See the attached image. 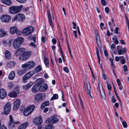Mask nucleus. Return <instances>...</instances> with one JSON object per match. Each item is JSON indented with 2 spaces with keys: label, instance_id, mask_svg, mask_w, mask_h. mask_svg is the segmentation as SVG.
<instances>
[{
  "label": "nucleus",
  "instance_id": "f257e3e1",
  "mask_svg": "<svg viewBox=\"0 0 129 129\" xmlns=\"http://www.w3.org/2000/svg\"><path fill=\"white\" fill-rule=\"evenodd\" d=\"M24 41L23 38L19 37L16 38L14 41L13 45L14 48L17 49L19 48Z\"/></svg>",
  "mask_w": 129,
  "mask_h": 129
},
{
  "label": "nucleus",
  "instance_id": "f03ea898",
  "mask_svg": "<svg viewBox=\"0 0 129 129\" xmlns=\"http://www.w3.org/2000/svg\"><path fill=\"white\" fill-rule=\"evenodd\" d=\"M23 7L22 5L20 6H14L10 7L9 11L10 13L12 14H15L20 12Z\"/></svg>",
  "mask_w": 129,
  "mask_h": 129
},
{
  "label": "nucleus",
  "instance_id": "7ed1b4c3",
  "mask_svg": "<svg viewBox=\"0 0 129 129\" xmlns=\"http://www.w3.org/2000/svg\"><path fill=\"white\" fill-rule=\"evenodd\" d=\"M35 62L33 61H31L27 62L23 64L22 66V67L23 68H26L27 70L32 68L35 66Z\"/></svg>",
  "mask_w": 129,
  "mask_h": 129
},
{
  "label": "nucleus",
  "instance_id": "20e7f679",
  "mask_svg": "<svg viewBox=\"0 0 129 129\" xmlns=\"http://www.w3.org/2000/svg\"><path fill=\"white\" fill-rule=\"evenodd\" d=\"M31 52L28 51L25 52L20 55L19 59L21 60H26L29 58L31 56Z\"/></svg>",
  "mask_w": 129,
  "mask_h": 129
},
{
  "label": "nucleus",
  "instance_id": "39448f33",
  "mask_svg": "<svg viewBox=\"0 0 129 129\" xmlns=\"http://www.w3.org/2000/svg\"><path fill=\"white\" fill-rule=\"evenodd\" d=\"M57 116L55 115H53L50 117H49L47 118L46 120V122L47 123H49L50 122L54 124L58 122L59 119L57 117Z\"/></svg>",
  "mask_w": 129,
  "mask_h": 129
},
{
  "label": "nucleus",
  "instance_id": "423d86ee",
  "mask_svg": "<svg viewBox=\"0 0 129 129\" xmlns=\"http://www.w3.org/2000/svg\"><path fill=\"white\" fill-rule=\"evenodd\" d=\"M96 85H98V87H96L97 90H99L100 94L102 97L103 99H105L106 98L105 93L104 90H103V87L101 83H98L97 84L96 83Z\"/></svg>",
  "mask_w": 129,
  "mask_h": 129
},
{
  "label": "nucleus",
  "instance_id": "0eeeda50",
  "mask_svg": "<svg viewBox=\"0 0 129 129\" xmlns=\"http://www.w3.org/2000/svg\"><path fill=\"white\" fill-rule=\"evenodd\" d=\"M9 122L8 126L9 128L12 129L14 127L15 124L18 123L19 122H16L15 121H14L13 117L11 115L9 116Z\"/></svg>",
  "mask_w": 129,
  "mask_h": 129
},
{
  "label": "nucleus",
  "instance_id": "6e6552de",
  "mask_svg": "<svg viewBox=\"0 0 129 129\" xmlns=\"http://www.w3.org/2000/svg\"><path fill=\"white\" fill-rule=\"evenodd\" d=\"M35 108V107L33 105H31L27 107L24 111L23 114L25 116L29 115L34 110Z\"/></svg>",
  "mask_w": 129,
  "mask_h": 129
},
{
  "label": "nucleus",
  "instance_id": "1a4fd4ad",
  "mask_svg": "<svg viewBox=\"0 0 129 129\" xmlns=\"http://www.w3.org/2000/svg\"><path fill=\"white\" fill-rule=\"evenodd\" d=\"M45 96L46 94L45 93H39L36 94L34 97L35 100L39 101L44 99Z\"/></svg>",
  "mask_w": 129,
  "mask_h": 129
},
{
  "label": "nucleus",
  "instance_id": "9d476101",
  "mask_svg": "<svg viewBox=\"0 0 129 129\" xmlns=\"http://www.w3.org/2000/svg\"><path fill=\"white\" fill-rule=\"evenodd\" d=\"M34 30V27L31 26L24 28L23 30V32L25 35L27 36L31 33Z\"/></svg>",
  "mask_w": 129,
  "mask_h": 129
},
{
  "label": "nucleus",
  "instance_id": "9b49d317",
  "mask_svg": "<svg viewBox=\"0 0 129 129\" xmlns=\"http://www.w3.org/2000/svg\"><path fill=\"white\" fill-rule=\"evenodd\" d=\"M51 12L52 13V9L51 8H50V9H48L47 10V14L50 25L52 28H53L54 27V25L52 23V20L51 16Z\"/></svg>",
  "mask_w": 129,
  "mask_h": 129
},
{
  "label": "nucleus",
  "instance_id": "f8f14e48",
  "mask_svg": "<svg viewBox=\"0 0 129 129\" xmlns=\"http://www.w3.org/2000/svg\"><path fill=\"white\" fill-rule=\"evenodd\" d=\"M10 32L11 34H14L16 33L18 35H20L21 34V31L18 30L16 26L11 27Z\"/></svg>",
  "mask_w": 129,
  "mask_h": 129
},
{
  "label": "nucleus",
  "instance_id": "ddd939ff",
  "mask_svg": "<svg viewBox=\"0 0 129 129\" xmlns=\"http://www.w3.org/2000/svg\"><path fill=\"white\" fill-rule=\"evenodd\" d=\"M33 75L31 72H29L25 75L22 77V82L25 83L27 82V80L29 79Z\"/></svg>",
  "mask_w": 129,
  "mask_h": 129
},
{
  "label": "nucleus",
  "instance_id": "4468645a",
  "mask_svg": "<svg viewBox=\"0 0 129 129\" xmlns=\"http://www.w3.org/2000/svg\"><path fill=\"white\" fill-rule=\"evenodd\" d=\"M11 104L10 103H8L5 106L4 108V113L6 115H8L11 110Z\"/></svg>",
  "mask_w": 129,
  "mask_h": 129
},
{
  "label": "nucleus",
  "instance_id": "2eb2a0df",
  "mask_svg": "<svg viewBox=\"0 0 129 129\" xmlns=\"http://www.w3.org/2000/svg\"><path fill=\"white\" fill-rule=\"evenodd\" d=\"M16 18L17 19V20L19 21L22 22L24 21L25 18V16L23 14L18 13L16 15Z\"/></svg>",
  "mask_w": 129,
  "mask_h": 129
},
{
  "label": "nucleus",
  "instance_id": "dca6fc26",
  "mask_svg": "<svg viewBox=\"0 0 129 129\" xmlns=\"http://www.w3.org/2000/svg\"><path fill=\"white\" fill-rule=\"evenodd\" d=\"M10 19V16L7 15H4L1 17V20L5 22H9Z\"/></svg>",
  "mask_w": 129,
  "mask_h": 129
},
{
  "label": "nucleus",
  "instance_id": "f3484780",
  "mask_svg": "<svg viewBox=\"0 0 129 129\" xmlns=\"http://www.w3.org/2000/svg\"><path fill=\"white\" fill-rule=\"evenodd\" d=\"M20 100L19 99H17L14 103V105L13 106V109L15 110H17L20 106Z\"/></svg>",
  "mask_w": 129,
  "mask_h": 129
},
{
  "label": "nucleus",
  "instance_id": "a211bd4d",
  "mask_svg": "<svg viewBox=\"0 0 129 129\" xmlns=\"http://www.w3.org/2000/svg\"><path fill=\"white\" fill-rule=\"evenodd\" d=\"M7 95L6 91L4 89H0V98L1 99H4Z\"/></svg>",
  "mask_w": 129,
  "mask_h": 129
},
{
  "label": "nucleus",
  "instance_id": "6ab92c4d",
  "mask_svg": "<svg viewBox=\"0 0 129 129\" xmlns=\"http://www.w3.org/2000/svg\"><path fill=\"white\" fill-rule=\"evenodd\" d=\"M25 49L23 48H20L17 49L14 55L16 57H17L20 55L22 53L25 51Z\"/></svg>",
  "mask_w": 129,
  "mask_h": 129
},
{
  "label": "nucleus",
  "instance_id": "aec40b11",
  "mask_svg": "<svg viewBox=\"0 0 129 129\" xmlns=\"http://www.w3.org/2000/svg\"><path fill=\"white\" fill-rule=\"evenodd\" d=\"M41 85L36 84L34 85L31 88L32 92L34 93L37 92L40 89Z\"/></svg>",
  "mask_w": 129,
  "mask_h": 129
},
{
  "label": "nucleus",
  "instance_id": "412c9836",
  "mask_svg": "<svg viewBox=\"0 0 129 129\" xmlns=\"http://www.w3.org/2000/svg\"><path fill=\"white\" fill-rule=\"evenodd\" d=\"M35 121V124L36 125L42 124L43 120H42L41 116H40V117H36Z\"/></svg>",
  "mask_w": 129,
  "mask_h": 129
},
{
  "label": "nucleus",
  "instance_id": "4be33fe9",
  "mask_svg": "<svg viewBox=\"0 0 129 129\" xmlns=\"http://www.w3.org/2000/svg\"><path fill=\"white\" fill-rule=\"evenodd\" d=\"M34 84V82H32L30 81L27 84L24 85L23 88L24 90H26L28 88L30 87Z\"/></svg>",
  "mask_w": 129,
  "mask_h": 129
},
{
  "label": "nucleus",
  "instance_id": "5701e85b",
  "mask_svg": "<svg viewBox=\"0 0 129 129\" xmlns=\"http://www.w3.org/2000/svg\"><path fill=\"white\" fill-rule=\"evenodd\" d=\"M1 1L3 3L8 6L11 5L12 3L10 0H1Z\"/></svg>",
  "mask_w": 129,
  "mask_h": 129
},
{
  "label": "nucleus",
  "instance_id": "b1692460",
  "mask_svg": "<svg viewBox=\"0 0 129 129\" xmlns=\"http://www.w3.org/2000/svg\"><path fill=\"white\" fill-rule=\"evenodd\" d=\"M18 94L16 92L12 91L10 92L8 94V96L11 97L15 98L17 96Z\"/></svg>",
  "mask_w": 129,
  "mask_h": 129
},
{
  "label": "nucleus",
  "instance_id": "393cba45",
  "mask_svg": "<svg viewBox=\"0 0 129 129\" xmlns=\"http://www.w3.org/2000/svg\"><path fill=\"white\" fill-rule=\"evenodd\" d=\"M86 84L88 90V93L92 98V97L91 95V87L90 84L88 81L86 82Z\"/></svg>",
  "mask_w": 129,
  "mask_h": 129
},
{
  "label": "nucleus",
  "instance_id": "a878e982",
  "mask_svg": "<svg viewBox=\"0 0 129 129\" xmlns=\"http://www.w3.org/2000/svg\"><path fill=\"white\" fill-rule=\"evenodd\" d=\"M28 122H25L20 125L19 126L18 129H24L26 128L28 125Z\"/></svg>",
  "mask_w": 129,
  "mask_h": 129
},
{
  "label": "nucleus",
  "instance_id": "bb28decb",
  "mask_svg": "<svg viewBox=\"0 0 129 129\" xmlns=\"http://www.w3.org/2000/svg\"><path fill=\"white\" fill-rule=\"evenodd\" d=\"M7 35V33L3 29H0V37H3Z\"/></svg>",
  "mask_w": 129,
  "mask_h": 129
},
{
  "label": "nucleus",
  "instance_id": "cd10ccee",
  "mask_svg": "<svg viewBox=\"0 0 129 129\" xmlns=\"http://www.w3.org/2000/svg\"><path fill=\"white\" fill-rule=\"evenodd\" d=\"M17 73L19 76H21L25 73V70L24 69H19L17 71Z\"/></svg>",
  "mask_w": 129,
  "mask_h": 129
},
{
  "label": "nucleus",
  "instance_id": "c85d7f7f",
  "mask_svg": "<svg viewBox=\"0 0 129 129\" xmlns=\"http://www.w3.org/2000/svg\"><path fill=\"white\" fill-rule=\"evenodd\" d=\"M15 73L14 72L12 71L10 73L8 76L9 79L11 80H12L14 77Z\"/></svg>",
  "mask_w": 129,
  "mask_h": 129
},
{
  "label": "nucleus",
  "instance_id": "c756f323",
  "mask_svg": "<svg viewBox=\"0 0 129 129\" xmlns=\"http://www.w3.org/2000/svg\"><path fill=\"white\" fill-rule=\"evenodd\" d=\"M11 54L10 51L8 50H6L5 52V56L6 58L9 59L10 57Z\"/></svg>",
  "mask_w": 129,
  "mask_h": 129
},
{
  "label": "nucleus",
  "instance_id": "7c9ffc66",
  "mask_svg": "<svg viewBox=\"0 0 129 129\" xmlns=\"http://www.w3.org/2000/svg\"><path fill=\"white\" fill-rule=\"evenodd\" d=\"M16 64V63L14 61H9L8 62L7 65L8 67H14Z\"/></svg>",
  "mask_w": 129,
  "mask_h": 129
},
{
  "label": "nucleus",
  "instance_id": "2f4dec72",
  "mask_svg": "<svg viewBox=\"0 0 129 129\" xmlns=\"http://www.w3.org/2000/svg\"><path fill=\"white\" fill-rule=\"evenodd\" d=\"M50 104V103L49 101H47L43 103L41 105V108L43 109L46 106H48Z\"/></svg>",
  "mask_w": 129,
  "mask_h": 129
},
{
  "label": "nucleus",
  "instance_id": "473e14b6",
  "mask_svg": "<svg viewBox=\"0 0 129 129\" xmlns=\"http://www.w3.org/2000/svg\"><path fill=\"white\" fill-rule=\"evenodd\" d=\"M42 88V89L43 91L46 90L48 88V87L47 85L46 84H42V86H41Z\"/></svg>",
  "mask_w": 129,
  "mask_h": 129
},
{
  "label": "nucleus",
  "instance_id": "72a5a7b5",
  "mask_svg": "<svg viewBox=\"0 0 129 129\" xmlns=\"http://www.w3.org/2000/svg\"><path fill=\"white\" fill-rule=\"evenodd\" d=\"M126 48L124 47L122 50L121 49L118 51V53L119 55H121L123 53H124L126 52Z\"/></svg>",
  "mask_w": 129,
  "mask_h": 129
},
{
  "label": "nucleus",
  "instance_id": "f704fd0d",
  "mask_svg": "<svg viewBox=\"0 0 129 129\" xmlns=\"http://www.w3.org/2000/svg\"><path fill=\"white\" fill-rule=\"evenodd\" d=\"M42 70V68L40 65H39L35 69V72L36 73L39 72Z\"/></svg>",
  "mask_w": 129,
  "mask_h": 129
},
{
  "label": "nucleus",
  "instance_id": "c9c22d12",
  "mask_svg": "<svg viewBox=\"0 0 129 129\" xmlns=\"http://www.w3.org/2000/svg\"><path fill=\"white\" fill-rule=\"evenodd\" d=\"M38 85H40L41 84L43 83L44 81L43 79L41 78H39L37 80Z\"/></svg>",
  "mask_w": 129,
  "mask_h": 129
},
{
  "label": "nucleus",
  "instance_id": "e433bc0d",
  "mask_svg": "<svg viewBox=\"0 0 129 129\" xmlns=\"http://www.w3.org/2000/svg\"><path fill=\"white\" fill-rule=\"evenodd\" d=\"M53 125L52 124H49L45 127V129H53Z\"/></svg>",
  "mask_w": 129,
  "mask_h": 129
},
{
  "label": "nucleus",
  "instance_id": "4c0bfd02",
  "mask_svg": "<svg viewBox=\"0 0 129 129\" xmlns=\"http://www.w3.org/2000/svg\"><path fill=\"white\" fill-rule=\"evenodd\" d=\"M14 86L13 82H10L7 83V87L9 89L12 88Z\"/></svg>",
  "mask_w": 129,
  "mask_h": 129
},
{
  "label": "nucleus",
  "instance_id": "58836bf2",
  "mask_svg": "<svg viewBox=\"0 0 129 129\" xmlns=\"http://www.w3.org/2000/svg\"><path fill=\"white\" fill-rule=\"evenodd\" d=\"M119 57L121 59V61L122 63L123 64H125V60L124 57L123 56H119Z\"/></svg>",
  "mask_w": 129,
  "mask_h": 129
},
{
  "label": "nucleus",
  "instance_id": "ea45409f",
  "mask_svg": "<svg viewBox=\"0 0 129 129\" xmlns=\"http://www.w3.org/2000/svg\"><path fill=\"white\" fill-rule=\"evenodd\" d=\"M44 62L46 66L48 67V65L49 60L47 58L45 57V58Z\"/></svg>",
  "mask_w": 129,
  "mask_h": 129
},
{
  "label": "nucleus",
  "instance_id": "a19ab883",
  "mask_svg": "<svg viewBox=\"0 0 129 129\" xmlns=\"http://www.w3.org/2000/svg\"><path fill=\"white\" fill-rule=\"evenodd\" d=\"M58 98V95L57 94H55L53 95V96H52L51 99V100H53L55 99H57Z\"/></svg>",
  "mask_w": 129,
  "mask_h": 129
},
{
  "label": "nucleus",
  "instance_id": "79ce46f5",
  "mask_svg": "<svg viewBox=\"0 0 129 129\" xmlns=\"http://www.w3.org/2000/svg\"><path fill=\"white\" fill-rule=\"evenodd\" d=\"M96 43H97L98 45H99V44L100 43V38L98 35H97L96 36Z\"/></svg>",
  "mask_w": 129,
  "mask_h": 129
},
{
  "label": "nucleus",
  "instance_id": "37998d69",
  "mask_svg": "<svg viewBox=\"0 0 129 129\" xmlns=\"http://www.w3.org/2000/svg\"><path fill=\"white\" fill-rule=\"evenodd\" d=\"M16 1L21 3H25L27 0H16Z\"/></svg>",
  "mask_w": 129,
  "mask_h": 129
},
{
  "label": "nucleus",
  "instance_id": "c03bdc74",
  "mask_svg": "<svg viewBox=\"0 0 129 129\" xmlns=\"http://www.w3.org/2000/svg\"><path fill=\"white\" fill-rule=\"evenodd\" d=\"M122 124L124 128H126L127 127V125L126 122L124 121L122 122Z\"/></svg>",
  "mask_w": 129,
  "mask_h": 129
},
{
  "label": "nucleus",
  "instance_id": "a18cd8bd",
  "mask_svg": "<svg viewBox=\"0 0 129 129\" xmlns=\"http://www.w3.org/2000/svg\"><path fill=\"white\" fill-rule=\"evenodd\" d=\"M101 3L104 6H105L106 5V4L105 0H101Z\"/></svg>",
  "mask_w": 129,
  "mask_h": 129
},
{
  "label": "nucleus",
  "instance_id": "49530a36",
  "mask_svg": "<svg viewBox=\"0 0 129 129\" xmlns=\"http://www.w3.org/2000/svg\"><path fill=\"white\" fill-rule=\"evenodd\" d=\"M123 68L125 72H126L127 71V66L125 65H124Z\"/></svg>",
  "mask_w": 129,
  "mask_h": 129
},
{
  "label": "nucleus",
  "instance_id": "de8ad7c7",
  "mask_svg": "<svg viewBox=\"0 0 129 129\" xmlns=\"http://www.w3.org/2000/svg\"><path fill=\"white\" fill-rule=\"evenodd\" d=\"M105 55L106 57L107 58H108L109 57L108 56V54L106 50H105L104 51Z\"/></svg>",
  "mask_w": 129,
  "mask_h": 129
},
{
  "label": "nucleus",
  "instance_id": "09e8293b",
  "mask_svg": "<svg viewBox=\"0 0 129 129\" xmlns=\"http://www.w3.org/2000/svg\"><path fill=\"white\" fill-rule=\"evenodd\" d=\"M112 39L113 40H114L116 44H118L119 42L118 40L116 38H112Z\"/></svg>",
  "mask_w": 129,
  "mask_h": 129
},
{
  "label": "nucleus",
  "instance_id": "8fccbe9b",
  "mask_svg": "<svg viewBox=\"0 0 129 129\" xmlns=\"http://www.w3.org/2000/svg\"><path fill=\"white\" fill-rule=\"evenodd\" d=\"M112 23H111V22L109 21L108 22V24L110 26H111L112 25V24H114V19H113L112 18Z\"/></svg>",
  "mask_w": 129,
  "mask_h": 129
},
{
  "label": "nucleus",
  "instance_id": "3c124183",
  "mask_svg": "<svg viewBox=\"0 0 129 129\" xmlns=\"http://www.w3.org/2000/svg\"><path fill=\"white\" fill-rule=\"evenodd\" d=\"M14 90L15 91V92H16L17 93V94L19 92V88L18 87H16L14 89Z\"/></svg>",
  "mask_w": 129,
  "mask_h": 129
},
{
  "label": "nucleus",
  "instance_id": "603ef678",
  "mask_svg": "<svg viewBox=\"0 0 129 129\" xmlns=\"http://www.w3.org/2000/svg\"><path fill=\"white\" fill-rule=\"evenodd\" d=\"M117 50L118 51L119 50L122 49V47L120 45H118L117 47Z\"/></svg>",
  "mask_w": 129,
  "mask_h": 129
},
{
  "label": "nucleus",
  "instance_id": "864d4df0",
  "mask_svg": "<svg viewBox=\"0 0 129 129\" xmlns=\"http://www.w3.org/2000/svg\"><path fill=\"white\" fill-rule=\"evenodd\" d=\"M64 71L67 72V73H68L69 72V70H68V68L67 67H65L63 68Z\"/></svg>",
  "mask_w": 129,
  "mask_h": 129
},
{
  "label": "nucleus",
  "instance_id": "5fc2aeb1",
  "mask_svg": "<svg viewBox=\"0 0 129 129\" xmlns=\"http://www.w3.org/2000/svg\"><path fill=\"white\" fill-rule=\"evenodd\" d=\"M105 11L107 13H108L109 12V9L108 7H106L105 8Z\"/></svg>",
  "mask_w": 129,
  "mask_h": 129
},
{
  "label": "nucleus",
  "instance_id": "6e6d98bb",
  "mask_svg": "<svg viewBox=\"0 0 129 129\" xmlns=\"http://www.w3.org/2000/svg\"><path fill=\"white\" fill-rule=\"evenodd\" d=\"M90 70H91V72L92 74V76L94 78V81H93V83H94V81H95V78L94 77V73H93V71H92V69H91V68L90 67Z\"/></svg>",
  "mask_w": 129,
  "mask_h": 129
},
{
  "label": "nucleus",
  "instance_id": "4d7b16f0",
  "mask_svg": "<svg viewBox=\"0 0 129 129\" xmlns=\"http://www.w3.org/2000/svg\"><path fill=\"white\" fill-rule=\"evenodd\" d=\"M45 37L44 36L42 37L41 38V40L42 41L43 43H45L46 41V40L45 39Z\"/></svg>",
  "mask_w": 129,
  "mask_h": 129
},
{
  "label": "nucleus",
  "instance_id": "13d9d810",
  "mask_svg": "<svg viewBox=\"0 0 129 129\" xmlns=\"http://www.w3.org/2000/svg\"><path fill=\"white\" fill-rule=\"evenodd\" d=\"M119 28L118 27H115V30L114 31V32L115 33L118 34V30Z\"/></svg>",
  "mask_w": 129,
  "mask_h": 129
},
{
  "label": "nucleus",
  "instance_id": "bf43d9fd",
  "mask_svg": "<svg viewBox=\"0 0 129 129\" xmlns=\"http://www.w3.org/2000/svg\"><path fill=\"white\" fill-rule=\"evenodd\" d=\"M114 96H113L112 97V102H113L114 103L116 102V100L114 98Z\"/></svg>",
  "mask_w": 129,
  "mask_h": 129
},
{
  "label": "nucleus",
  "instance_id": "052dcab7",
  "mask_svg": "<svg viewBox=\"0 0 129 129\" xmlns=\"http://www.w3.org/2000/svg\"><path fill=\"white\" fill-rule=\"evenodd\" d=\"M52 41L53 44H56V41L55 39L53 38L52 40Z\"/></svg>",
  "mask_w": 129,
  "mask_h": 129
},
{
  "label": "nucleus",
  "instance_id": "680f3d73",
  "mask_svg": "<svg viewBox=\"0 0 129 129\" xmlns=\"http://www.w3.org/2000/svg\"><path fill=\"white\" fill-rule=\"evenodd\" d=\"M74 33V35L76 38H77V31L76 30H74L73 31Z\"/></svg>",
  "mask_w": 129,
  "mask_h": 129
},
{
  "label": "nucleus",
  "instance_id": "e2e57ef3",
  "mask_svg": "<svg viewBox=\"0 0 129 129\" xmlns=\"http://www.w3.org/2000/svg\"><path fill=\"white\" fill-rule=\"evenodd\" d=\"M107 87L109 90H111V87L110 84H108L107 85Z\"/></svg>",
  "mask_w": 129,
  "mask_h": 129
},
{
  "label": "nucleus",
  "instance_id": "0e129e2a",
  "mask_svg": "<svg viewBox=\"0 0 129 129\" xmlns=\"http://www.w3.org/2000/svg\"><path fill=\"white\" fill-rule=\"evenodd\" d=\"M48 108H45L44 109L43 111L44 112L46 113L48 111Z\"/></svg>",
  "mask_w": 129,
  "mask_h": 129
},
{
  "label": "nucleus",
  "instance_id": "69168bd1",
  "mask_svg": "<svg viewBox=\"0 0 129 129\" xmlns=\"http://www.w3.org/2000/svg\"><path fill=\"white\" fill-rule=\"evenodd\" d=\"M117 81L118 85H120L121 84V82L119 79H117Z\"/></svg>",
  "mask_w": 129,
  "mask_h": 129
},
{
  "label": "nucleus",
  "instance_id": "338daca9",
  "mask_svg": "<svg viewBox=\"0 0 129 129\" xmlns=\"http://www.w3.org/2000/svg\"><path fill=\"white\" fill-rule=\"evenodd\" d=\"M115 45L114 44H112L111 45V48L112 49L114 48L115 47Z\"/></svg>",
  "mask_w": 129,
  "mask_h": 129
},
{
  "label": "nucleus",
  "instance_id": "774afa93",
  "mask_svg": "<svg viewBox=\"0 0 129 129\" xmlns=\"http://www.w3.org/2000/svg\"><path fill=\"white\" fill-rule=\"evenodd\" d=\"M1 129H7V128L5 126L2 125L1 127Z\"/></svg>",
  "mask_w": 129,
  "mask_h": 129
}]
</instances>
